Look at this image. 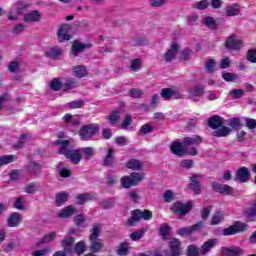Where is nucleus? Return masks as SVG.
<instances>
[{
  "mask_svg": "<svg viewBox=\"0 0 256 256\" xmlns=\"http://www.w3.org/2000/svg\"><path fill=\"white\" fill-rule=\"evenodd\" d=\"M100 129L101 126H99L97 123L86 124L80 128L78 135L81 141H91V139H93V137L99 133Z\"/></svg>",
  "mask_w": 256,
  "mask_h": 256,
  "instance_id": "obj_1",
  "label": "nucleus"
},
{
  "mask_svg": "<svg viewBox=\"0 0 256 256\" xmlns=\"http://www.w3.org/2000/svg\"><path fill=\"white\" fill-rule=\"evenodd\" d=\"M141 219H143L144 221H150V219H153V213L150 210H133L131 212V218L128 219V225H130V227H133L136 223H139Z\"/></svg>",
  "mask_w": 256,
  "mask_h": 256,
  "instance_id": "obj_2",
  "label": "nucleus"
},
{
  "mask_svg": "<svg viewBox=\"0 0 256 256\" xmlns=\"http://www.w3.org/2000/svg\"><path fill=\"white\" fill-rule=\"evenodd\" d=\"M245 231H249V225L241 221H235L231 226L223 229L222 235L229 237V235H237V233H243Z\"/></svg>",
  "mask_w": 256,
  "mask_h": 256,
  "instance_id": "obj_3",
  "label": "nucleus"
},
{
  "mask_svg": "<svg viewBox=\"0 0 256 256\" xmlns=\"http://www.w3.org/2000/svg\"><path fill=\"white\" fill-rule=\"evenodd\" d=\"M193 209V204L191 202L183 203V202H174L170 207V211H172L175 215H179L180 217H185L189 211Z\"/></svg>",
  "mask_w": 256,
  "mask_h": 256,
  "instance_id": "obj_4",
  "label": "nucleus"
},
{
  "mask_svg": "<svg viewBox=\"0 0 256 256\" xmlns=\"http://www.w3.org/2000/svg\"><path fill=\"white\" fill-rule=\"evenodd\" d=\"M225 47L230 51H241V49H243V40L237 38V35L231 34L226 39Z\"/></svg>",
  "mask_w": 256,
  "mask_h": 256,
  "instance_id": "obj_5",
  "label": "nucleus"
},
{
  "mask_svg": "<svg viewBox=\"0 0 256 256\" xmlns=\"http://www.w3.org/2000/svg\"><path fill=\"white\" fill-rule=\"evenodd\" d=\"M93 47V44L91 43H83L79 40H75L72 43L70 55H73V57H77L80 55V53H83L86 49H91Z\"/></svg>",
  "mask_w": 256,
  "mask_h": 256,
  "instance_id": "obj_6",
  "label": "nucleus"
},
{
  "mask_svg": "<svg viewBox=\"0 0 256 256\" xmlns=\"http://www.w3.org/2000/svg\"><path fill=\"white\" fill-rule=\"evenodd\" d=\"M203 225L204 223L201 221L189 227H182L177 230V235H180L181 237L192 235L195 231H201V229H203Z\"/></svg>",
  "mask_w": 256,
  "mask_h": 256,
  "instance_id": "obj_7",
  "label": "nucleus"
},
{
  "mask_svg": "<svg viewBox=\"0 0 256 256\" xmlns=\"http://www.w3.org/2000/svg\"><path fill=\"white\" fill-rule=\"evenodd\" d=\"M182 243L178 238H172L169 241L170 256H181L183 248Z\"/></svg>",
  "mask_w": 256,
  "mask_h": 256,
  "instance_id": "obj_8",
  "label": "nucleus"
},
{
  "mask_svg": "<svg viewBox=\"0 0 256 256\" xmlns=\"http://www.w3.org/2000/svg\"><path fill=\"white\" fill-rule=\"evenodd\" d=\"M71 25L69 24H64L60 27L58 30V41L60 43H63L65 41H70L71 40Z\"/></svg>",
  "mask_w": 256,
  "mask_h": 256,
  "instance_id": "obj_9",
  "label": "nucleus"
},
{
  "mask_svg": "<svg viewBox=\"0 0 256 256\" xmlns=\"http://www.w3.org/2000/svg\"><path fill=\"white\" fill-rule=\"evenodd\" d=\"M199 174H192L190 177L191 183L188 184L189 189L194 191L195 195H201V184L199 183Z\"/></svg>",
  "mask_w": 256,
  "mask_h": 256,
  "instance_id": "obj_10",
  "label": "nucleus"
},
{
  "mask_svg": "<svg viewBox=\"0 0 256 256\" xmlns=\"http://www.w3.org/2000/svg\"><path fill=\"white\" fill-rule=\"evenodd\" d=\"M64 157H66V159H70L71 163H73L74 165L81 163V159H83V156L81 155V150L79 149L69 150L64 155Z\"/></svg>",
  "mask_w": 256,
  "mask_h": 256,
  "instance_id": "obj_11",
  "label": "nucleus"
},
{
  "mask_svg": "<svg viewBox=\"0 0 256 256\" xmlns=\"http://www.w3.org/2000/svg\"><path fill=\"white\" fill-rule=\"evenodd\" d=\"M212 189L216 193H222L223 195H231V193H233L231 186L217 182L212 183Z\"/></svg>",
  "mask_w": 256,
  "mask_h": 256,
  "instance_id": "obj_12",
  "label": "nucleus"
},
{
  "mask_svg": "<svg viewBox=\"0 0 256 256\" xmlns=\"http://www.w3.org/2000/svg\"><path fill=\"white\" fill-rule=\"evenodd\" d=\"M77 205H85L87 201H95L97 199V194L95 192L82 193L76 196Z\"/></svg>",
  "mask_w": 256,
  "mask_h": 256,
  "instance_id": "obj_13",
  "label": "nucleus"
},
{
  "mask_svg": "<svg viewBox=\"0 0 256 256\" xmlns=\"http://www.w3.org/2000/svg\"><path fill=\"white\" fill-rule=\"evenodd\" d=\"M181 47L177 43H172L171 49H169L165 54H164V59L166 63H171L173 59H175L177 53H179V50Z\"/></svg>",
  "mask_w": 256,
  "mask_h": 256,
  "instance_id": "obj_14",
  "label": "nucleus"
},
{
  "mask_svg": "<svg viewBox=\"0 0 256 256\" xmlns=\"http://www.w3.org/2000/svg\"><path fill=\"white\" fill-rule=\"evenodd\" d=\"M236 179L240 183H247L251 179V173L249 172V169L247 167H241L236 172Z\"/></svg>",
  "mask_w": 256,
  "mask_h": 256,
  "instance_id": "obj_15",
  "label": "nucleus"
},
{
  "mask_svg": "<svg viewBox=\"0 0 256 256\" xmlns=\"http://www.w3.org/2000/svg\"><path fill=\"white\" fill-rule=\"evenodd\" d=\"M23 222V216L19 212H14L12 213L8 220H7V225L8 227H19L21 223Z\"/></svg>",
  "mask_w": 256,
  "mask_h": 256,
  "instance_id": "obj_16",
  "label": "nucleus"
},
{
  "mask_svg": "<svg viewBox=\"0 0 256 256\" xmlns=\"http://www.w3.org/2000/svg\"><path fill=\"white\" fill-rule=\"evenodd\" d=\"M219 241L217 239H208L200 248V255H207L213 247H215Z\"/></svg>",
  "mask_w": 256,
  "mask_h": 256,
  "instance_id": "obj_17",
  "label": "nucleus"
},
{
  "mask_svg": "<svg viewBox=\"0 0 256 256\" xmlns=\"http://www.w3.org/2000/svg\"><path fill=\"white\" fill-rule=\"evenodd\" d=\"M75 243V237L73 236H65V238L61 241V245L63 250L68 254L73 253V244Z\"/></svg>",
  "mask_w": 256,
  "mask_h": 256,
  "instance_id": "obj_18",
  "label": "nucleus"
},
{
  "mask_svg": "<svg viewBox=\"0 0 256 256\" xmlns=\"http://www.w3.org/2000/svg\"><path fill=\"white\" fill-rule=\"evenodd\" d=\"M170 151L173 155H177L178 157H183L185 155V149H183V143L179 141H174L170 145Z\"/></svg>",
  "mask_w": 256,
  "mask_h": 256,
  "instance_id": "obj_19",
  "label": "nucleus"
},
{
  "mask_svg": "<svg viewBox=\"0 0 256 256\" xmlns=\"http://www.w3.org/2000/svg\"><path fill=\"white\" fill-rule=\"evenodd\" d=\"M30 5L26 1L18 0L13 6L12 10L16 11L17 15H23L29 9Z\"/></svg>",
  "mask_w": 256,
  "mask_h": 256,
  "instance_id": "obj_20",
  "label": "nucleus"
},
{
  "mask_svg": "<svg viewBox=\"0 0 256 256\" xmlns=\"http://www.w3.org/2000/svg\"><path fill=\"white\" fill-rule=\"evenodd\" d=\"M90 241V251L92 253H101V251H103V240L100 238H96V239H89Z\"/></svg>",
  "mask_w": 256,
  "mask_h": 256,
  "instance_id": "obj_21",
  "label": "nucleus"
},
{
  "mask_svg": "<svg viewBox=\"0 0 256 256\" xmlns=\"http://www.w3.org/2000/svg\"><path fill=\"white\" fill-rule=\"evenodd\" d=\"M208 126L211 129H221V127H223V117L214 115L208 118Z\"/></svg>",
  "mask_w": 256,
  "mask_h": 256,
  "instance_id": "obj_22",
  "label": "nucleus"
},
{
  "mask_svg": "<svg viewBox=\"0 0 256 256\" xmlns=\"http://www.w3.org/2000/svg\"><path fill=\"white\" fill-rule=\"evenodd\" d=\"M55 145H60L59 153L60 155H66L68 151H71L73 147H71V143L69 140H56Z\"/></svg>",
  "mask_w": 256,
  "mask_h": 256,
  "instance_id": "obj_23",
  "label": "nucleus"
},
{
  "mask_svg": "<svg viewBox=\"0 0 256 256\" xmlns=\"http://www.w3.org/2000/svg\"><path fill=\"white\" fill-rule=\"evenodd\" d=\"M75 213H77V209L73 205H70V206L63 208L58 213V217L60 219H69V217H72V215H75Z\"/></svg>",
  "mask_w": 256,
  "mask_h": 256,
  "instance_id": "obj_24",
  "label": "nucleus"
},
{
  "mask_svg": "<svg viewBox=\"0 0 256 256\" xmlns=\"http://www.w3.org/2000/svg\"><path fill=\"white\" fill-rule=\"evenodd\" d=\"M189 95L192 97H203L205 95V85L197 84L188 90Z\"/></svg>",
  "mask_w": 256,
  "mask_h": 256,
  "instance_id": "obj_25",
  "label": "nucleus"
},
{
  "mask_svg": "<svg viewBox=\"0 0 256 256\" xmlns=\"http://www.w3.org/2000/svg\"><path fill=\"white\" fill-rule=\"evenodd\" d=\"M103 165L104 167H113L115 165V150L113 148H108V153L104 157Z\"/></svg>",
  "mask_w": 256,
  "mask_h": 256,
  "instance_id": "obj_26",
  "label": "nucleus"
},
{
  "mask_svg": "<svg viewBox=\"0 0 256 256\" xmlns=\"http://www.w3.org/2000/svg\"><path fill=\"white\" fill-rule=\"evenodd\" d=\"M222 254L224 256H242L243 255V249L239 248V247H224L222 248Z\"/></svg>",
  "mask_w": 256,
  "mask_h": 256,
  "instance_id": "obj_27",
  "label": "nucleus"
},
{
  "mask_svg": "<svg viewBox=\"0 0 256 256\" xmlns=\"http://www.w3.org/2000/svg\"><path fill=\"white\" fill-rule=\"evenodd\" d=\"M74 77H78V79H83V77H87V67L84 65H77L73 67Z\"/></svg>",
  "mask_w": 256,
  "mask_h": 256,
  "instance_id": "obj_28",
  "label": "nucleus"
},
{
  "mask_svg": "<svg viewBox=\"0 0 256 256\" xmlns=\"http://www.w3.org/2000/svg\"><path fill=\"white\" fill-rule=\"evenodd\" d=\"M203 143V138L200 136H194V137H185L183 139V145L186 147H189L191 145H201Z\"/></svg>",
  "mask_w": 256,
  "mask_h": 256,
  "instance_id": "obj_29",
  "label": "nucleus"
},
{
  "mask_svg": "<svg viewBox=\"0 0 256 256\" xmlns=\"http://www.w3.org/2000/svg\"><path fill=\"white\" fill-rule=\"evenodd\" d=\"M41 19V14H39V11L35 10L28 14H24V21L26 23H33L37 22Z\"/></svg>",
  "mask_w": 256,
  "mask_h": 256,
  "instance_id": "obj_30",
  "label": "nucleus"
},
{
  "mask_svg": "<svg viewBox=\"0 0 256 256\" xmlns=\"http://www.w3.org/2000/svg\"><path fill=\"white\" fill-rule=\"evenodd\" d=\"M101 231H103V226L101 224H93V227L90 230L89 239H99Z\"/></svg>",
  "mask_w": 256,
  "mask_h": 256,
  "instance_id": "obj_31",
  "label": "nucleus"
},
{
  "mask_svg": "<svg viewBox=\"0 0 256 256\" xmlns=\"http://www.w3.org/2000/svg\"><path fill=\"white\" fill-rule=\"evenodd\" d=\"M241 13V8H239V5L232 4L230 6L226 7V15L227 17H235Z\"/></svg>",
  "mask_w": 256,
  "mask_h": 256,
  "instance_id": "obj_32",
  "label": "nucleus"
},
{
  "mask_svg": "<svg viewBox=\"0 0 256 256\" xmlns=\"http://www.w3.org/2000/svg\"><path fill=\"white\" fill-rule=\"evenodd\" d=\"M127 169H133V171H140L143 167V163L137 159H131L126 163Z\"/></svg>",
  "mask_w": 256,
  "mask_h": 256,
  "instance_id": "obj_33",
  "label": "nucleus"
},
{
  "mask_svg": "<svg viewBox=\"0 0 256 256\" xmlns=\"http://www.w3.org/2000/svg\"><path fill=\"white\" fill-rule=\"evenodd\" d=\"M212 132L213 137H227L231 133V129L227 126H222V128H217Z\"/></svg>",
  "mask_w": 256,
  "mask_h": 256,
  "instance_id": "obj_34",
  "label": "nucleus"
},
{
  "mask_svg": "<svg viewBox=\"0 0 256 256\" xmlns=\"http://www.w3.org/2000/svg\"><path fill=\"white\" fill-rule=\"evenodd\" d=\"M61 53H63L61 48L59 47L51 48L46 52V57H49V59H53L55 61L59 59V56L61 55Z\"/></svg>",
  "mask_w": 256,
  "mask_h": 256,
  "instance_id": "obj_35",
  "label": "nucleus"
},
{
  "mask_svg": "<svg viewBox=\"0 0 256 256\" xmlns=\"http://www.w3.org/2000/svg\"><path fill=\"white\" fill-rule=\"evenodd\" d=\"M28 171L32 175H39L41 173V164H39V163H37L35 161H31L28 164Z\"/></svg>",
  "mask_w": 256,
  "mask_h": 256,
  "instance_id": "obj_36",
  "label": "nucleus"
},
{
  "mask_svg": "<svg viewBox=\"0 0 256 256\" xmlns=\"http://www.w3.org/2000/svg\"><path fill=\"white\" fill-rule=\"evenodd\" d=\"M67 199H69V194L65 191L60 192L56 195V205L61 207V205H65L67 203Z\"/></svg>",
  "mask_w": 256,
  "mask_h": 256,
  "instance_id": "obj_37",
  "label": "nucleus"
},
{
  "mask_svg": "<svg viewBox=\"0 0 256 256\" xmlns=\"http://www.w3.org/2000/svg\"><path fill=\"white\" fill-rule=\"evenodd\" d=\"M229 127L234 129V131H240L241 127H243V123L241 122V118H232L228 121Z\"/></svg>",
  "mask_w": 256,
  "mask_h": 256,
  "instance_id": "obj_38",
  "label": "nucleus"
},
{
  "mask_svg": "<svg viewBox=\"0 0 256 256\" xmlns=\"http://www.w3.org/2000/svg\"><path fill=\"white\" fill-rule=\"evenodd\" d=\"M39 187H41V184H39V182H31L26 185L25 192L29 193L30 195L33 193H37Z\"/></svg>",
  "mask_w": 256,
  "mask_h": 256,
  "instance_id": "obj_39",
  "label": "nucleus"
},
{
  "mask_svg": "<svg viewBox=\"0 0 256 256\" xmlns=\"http://www.w3.org/2000/svg\"><path fill=\"white\" fill-rule=\"evenodd\" d=\"M209 7V0L196 1L192 4V9L203 11Z\"/></svg>",
  "mask_w": 256,
  "mask_h": 256,
  "instance_id": "obj_40",
  "label": "nucleus"
},
{
  "mask_svg": "<svg viewBox=\"0 0 256 256\" xmlns=\"http://www.w3.org/2000/svg\"><path fill=\"white\" fill-rule=\"evenodd\" d=\"M130 178L132 179V183L135 185H139L143 179H145V174L133 172L130 174Z\"/></svg>",
  "mask_w": 256,
  "mask_h": 256,
  "instance_id": "obj_41",
  "label": "nucleus"
},
{
  "mask_svg": "<svg viewBox=\"0 0 256 256\" xmlns=\"http://www.w3.org/2000/svg\"><path fill=\"white\" fill-rule=\"evenodd\" d=\"M225 219L224 212H216L211 219V225H219Z\"/></svg>",
  "mask_w": 256,
  "mask_h": 256,
  "instance_id": "obj_42",
  "label": "nucleus"
},
{
  "mask_svg": "<svg viewBox=\"0 0 256 256\" xmlns=\"http://www.w3.org/2000/svg\"><path fill=\"white\" fill-rule=\"evenodd\" d=\"M85 251H87V245L83 241H79L74 247L76 255H83Z\"/></svg>",
  "mask_w": 256,
  "mask_h": 256,
  "instance_id": "obj_43",
  "label": "nucleus"
},
{
  "mask_svg": "<svg viewBox=\"0 0 256 256\" xmlns=\"http://www.w3.org/2000/svg\"><path fill=\"white\" fill-rule=\"evenodd\" d=\"M80 151L81 153H83L84 159H86L87 161L95 156V149H93L92 147H85L82 148Z\"/></svg>",
  "mask_w": 256,
  "mask_h": 256,
  "instance_id": "obj_44",
  "label": "nucleus"
},
{
  "mask_svg": "<svg viewBox=\"0 0 256 256\" xmlns=\"http://www.w3.org/2000/svg\"><path fill=\"white\" fill-rule=\"evenodd\" d=\"M119 119H121V115L117 110L112 111L108 116V121H110L111 125H117Z\"/></svg>",
  "mask_w": 256,
  "mask_h": 256,
  "instance_id": "obj_45",
  "label": "nucleus"
},
{
  "mask_svg": "<svg viewBox=\"0 0 256 256\" xmlns=\"http://www.w3.org/2000/svg\"><path fill=\"white\" fill-rule=\"evenodd\" d=\"M202 23L206 25L209 29H215L217 27V21H215V18L211 16H207L202 20Z\"/></svg>",
  "mask_w": 256,
  "mask_h": 256,
  "instance_id": "obj_46",
  "label": "nucleus"
},
{
  "mask_svg": "<svg viewBox=\"0 0 256 256\" xmlns=\"http://www.w3.org/2000/svg\"><path fill=\"white\" fill-rule=\"evenodd\" d=\"M77 87V80L75 78H69L66 83L63 85V91H71Z\"/></svg>",
  "mask_w": 256,
  "mask_h": 256,
  "instance_id": "obj_47",
  "label": "nucleus"
},
{
  "mask_svg": "<svg viewBox=\"0 0 256 256\" xmlns=\"http://www.w3.org/2000/svg\"><path fill=\"white\" fill-rule=\"evenodd\" d=\"M13 161H17V156H13V155L0 156V167H2V165H7L8 163H13Z\"/></svg>",
  "mask_w": 256,
  "mask_h": 256,
  "instance_id": "obj_48",
  "label": "nucleus"
},
{
  "mask_svg": "<svg viewBox=\"0 0 256 256\" xmlns=\"http://www.w3.org/2000/svg\"><path fill=\"white\" fill-rule=\"evenodd\" d=\"M143 237H145V230L143 229L134 231L130 235V239H132V241H139L143 239Z\"/></svg>",
  "mask_w": 256,
  "mask_h": 256,
  "instance_id": "obj_49",
  "label": "nucleus"
},
{
  "mask_svg": "<svg viewBox=\"0 0 256 256\" xmlns=\"http://www.w3.org/2000/svg\"><path fill=\"white\" fill-rule=\"evenodd\" d=\"M246 217L249 221H255L256 217V203L250 206L246 211Z\"/></svg>",
  "mask_w": 256,
  "mask_h": 256,
  "instance_id": "obj_50",
  "label": "nucleus"
},
{
  "mask_svg": "<svg viewBox=\"0 0 256 256\" xmlns=\"http://www.w3.org/2000/svg\"><path fill=\"white\" fill-rule=\"evenodd\" d=\"M123 189H130V187H135L131 176H124L121 180Z\"/></svg>",
  "mask_w": 256,
  "mask_h": 256,
  "instance_id": "obj_51",
  "label": "nucleus"
},
{
  "mask_svg": "<svg viewBox=\"0 0 256 256\" xmlns=\"http://www.w3.org/2000/svg\"><path fill=\"white\" fill-rule=\"evenodd\" d=\"M160 95L162 99H165V101H169V99H172L173 88H163L160 92Z\"/></svg>",
  "mask_w": 256,
  "mask_h": 256,
  "instance_id": "obj_52",
  "label": "nucleus"
},
{
  "mask_svg": "<svg viewBox=\"0 0 256 256\" xmlns=\"http://www.w3.org/2000/svg\"><path fill=\"white\" fill-rule=\"evenodd\" d=\"M238 75L231 73V72H223L222 73V79H224V81H227L228 83H231L233 81H236V79H238Z\"/></svg>",
  "mask_w": 256,
  "mask_h": 256,
  "instance_id": "obj_53",
  "label": "nucleus"
},
{
  "mask_svg": "<svg viewBox=\"0 0 256 256\" xmlns=\"http://www.w3.org/2000/svg\"><path fill=\"white\" fill-rule=\"evenodd\" d=\"M229 95L232 99H241L245 95V91L243 89H233L229 92Z\"/></svg>",
  "mask_w": 256,
  "mask_h": 256,
  "instance_id": "obj_54",
  "label": "nucleus"
},
{
  "mask_svg": "<svg viewBox=\"0 0 256 256\" xmlns=\"http://www.w3.org/2000/svg\"><path fill=\"white\" fill-rule=\"evenodd\" d=\"M28 141H31V135L23 134L16 144L17 149H21V147H23L25 143H28Z\"/></svg>",
  "mask_w": 256,
  "mask_h": 256,
  "instance_id": "obj_55",
  "label": "nucleus"
},
{
  "mask_svg": "<svg viewBox=\"0 0 256 256\" xmlns=\"http://www.w3.org/2000/svg\"><path fill=\"white\" fill-rule=\"evenodd\" d=\"M144 94L143 90L132 88L129 90L128 95L129 97H132L133 99H139Z\"/></svg>",
  "mask_w": 256,
  "mask_h": 256,
  "instance_id": "obj_56",
  "label": "nucleus"
},
{
  "mask_svg": "<svg viewBox=\"0 0 256 256\" xmlns=\"http://www.w3.org/2000/svg\"><path fill=\"white\" fill-rule=\"evenodd\" d=\"M84 106L85 101H83V99L74 100L68 104V107H70V109H81V107Z\"/></svg>",
  "mask_w": 256,
  "mask_h": 256,
  "instance_id": "obj_57",
  "label": "nucleus"
},
{
  "mask_svg": "<svg viewBox=\"0 0 256 256\" xmlns=\"http://www.w3.org/2000/svg\"><path fill=\"white\" fill-rule=\"evenodd\" d=\"M63 87V83L60 82L58 78H53L50 83V89L52 91H59Z\"/></svg>",
  "mask_w": 256,
  "mask_h": 256,
  "instance_id": "obj_58",
  "label": "nucleus"
},
{
  "mask_svg": "<svg viewBox=\"0 0 256 256\" xmlns=\"http://www.w3.org/2000/svg\"><path fill=\"white\" fill-rule=\"evenodd\" d=\"M199 253H201V250L197 248V246L191 244L187 248V256H199Z\"/></svg>",
  "mask_w": 256,
  "mask_h": 256,
  "instance_id": "obj_59",
  "label": "nucleus"
},
{
  "mask_svg": "<svg viewBox=\"0 0 256 256\" xmlns=\"http://www.w3.org/2000/svg\"><path fill=\"white\" fill-rule=\"evenodd\" d=\"M133 124V116L127 114L122 122L121 129H129V125Z\"/></svg>",
  "mask_w": 256,
  "mask_h": 256,
  "instance_id": "obj_60",
  "label": "nucleus"
},
{
  "mask_svg": "<svg viewBox=\"0 0 256 256\" xmlns=\"http://www.w3.org/2000/svg\"><path fill=\"white\" fill-rule=\"evenodd\" d=\"M119 256H127L129 255V247L127 246V243H121L118 251H117Z\"/></svg>",
  "mask_w": 256,
  "mask_h": 256,
  "instance_id": "obj_61",
  "label": "nucleus"
},
{
  "mask_svg": "<svg viewBox=\"0 0 256 256\" xmlns=\"http://www.w3.org/2000/svg\"><path fill=\"white\" fill-rule=\"evenodd\" d=\"M170 227L167 223H164L160 226L159 228V233L161 235V237H167V235H169V231H170Z\"/></svg>",
  "mask_w": 256,
  "mask_h": 256,
  "instance_id": "obj_62",
  "label": "nucleus"
},
{
  "mask_svg": "<svg viewBox=\"0 0 256 256\" xmlns=\"http://www.w3.org/2000/svg\"><path fill=\"white\" fill-rule=\"evenodd\" d=\"M205 69L207 73H213L215 71V60H208L205 64Z\"/></svg>",
  "mask_w": 256,
  "mask_h": 256,
  "instance_id": "obj_63",
  "label": "nucleus"
},
{
  "mask_svg": "<svg viewBox=\"0 0 256 256\" xmlns=\"http://www.w3.org/2000/svg\"><path fill=\"white\" fill-rule=\"evenodd\" d=\"M247 59L250 61V63H256V50H249Z\"/></svg>",
  "mask_w": 256,
  "mask_h": 256,
  "instance_id": "obj_64",
  "label": "nucleus"
}]
</instances>
